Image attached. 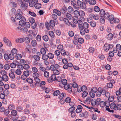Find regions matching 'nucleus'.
Listing matches in <instances>:
<instances>
[{
	"label": "nucleus",
	"instance_id": "1",
	"mask_svg": "<svg viewBox=\"0 0 121 121\" xmlns=\"http://www.w3.org/2000/svg\"><path fill=\"white\" fill-rule=\"evenodd\" d=\"M79 25V28L80 30H84L86 33H88L89 30L88 28L89 25L87 22H85L83 23L82 21H80Z\"/></svg>",
	"mask_w": 121,
	"mask_h": 121
},
{
	"label": "nucleus",
	"instance_id": "2",
	"mask_svg": "<svg viewBox=\"0 0 121 121\" xmlns=\"http://www.w3.org/2000/svg\"><path fill=\"white\" fill-rule=\"evenodd\" d=\"M29 1L30 0H26L22 4L20 8L22 10L25 11L27 9L28 6V4Z\"/></svg>",
	"mask_w": 121,
	"mask_h": 121
},
{
	"label": "nucleus",
	"instance_id": "3",
	"mask_svg": "<svg viewBox=\"0 0 121 121\" xmlns=\"http://www.w3.org/2000/svg\"><path fill=\"white\" fill-rule=\"evenodd\" d=\"M3 41L5 44L8 46L10 47L12 46V44L10 41L6 37H4L3 38Z\"/></svg>",
	"mask_w": 121,
	"mask_h": 121
},
{
	"label": "nucleus",
	"instance_id": "4",
	"mask_svg": "<svg viewBox=\"0 0 121 121\" xmlns=\"http://www.w3.org/2000/svg\"><path fill=\"white\" fill-rule=\"evenodd\" d=\"M64 89L65 90L69 89L68 90V92L71 93L72 92V87H70V85L69 84H65L64 86Z\"/></svg>",
	"mask_w": 121,
	"mask_h": 121
},
{
	"label": "nucleus",
	"instance_id": "5",
	"mask_svg": "<svg viewBox=\"0 0 121 121\" xmlns=\"http://www.w3.org/2000/svg\"><path fill=\"white\" fill-rule=\"evenodd\" d=\"M79 17H80V19L82 21H84L85 19L83 17L85 15V12L83 11H79Z\"/></svg>",
	"mask_w": 121,
	"mask_h": 121
},
{
	"label": "nucleus",
	"instance_id": "6",
	"mask_svg": "<svg viewBox=\"0 0 121 121\" xmlns=\"http://www.w3.org/2000/svg\"><path fill=\"white\" fill-rule=\"evenodd\" d=\"M107 87H104L103 89L101 87H99L98 88V91L101 94L103 95H104L106 90H107L106 88Z\"/></svg>",
	"mask_w": 121,
	"mask_h": 121
},
{
	"label": "nucleus",
	"instance_id": "7",
	"mask_svg": "<svg viewBox=\"0 0 121 121\" xmlns=\"http://www.w3.org/2000/svg\"><path fill=\"white\" fill-rule=\"evenodd\" d=\"M59 19L61 21H63L64 22V23L67 25L68 26L70 25V22L69 21L65 18H63L62 17H60L59 18Z\"/></svg>",
	"mask_w": 121,
	"mask_h": 121
},
{
	"label": "nucleus",
	"instance_id": "8",
	"mask_svg": "<svg viewBox=\"0 0 121 121\" xmlns=\"http://www.w3.org/2000/svg\"><path fill=\"white\" fill-rule=\"evenodd\" d=\"M71 3L72 5L73 6V7L76 9L78 10L79 9V7L78 6H77L76 4V2L74 0L71 1Z\"/></svg>",
	"mask_w": 121,
	"mask_h": 121
},
{
	"label": "nucleus",
	"instance_id": "9",
	"mask_svg": "<svg viewBox=\"0 0 121 121\" xmlns=\"http://www.w3.org/2000/svg\"><path fill=\"white\" fill-rule=\"evenodd\" d=\"M19 64L18 62L16 60L13 61L12 63L10 64V66L12 68H14L16 67V65H17Z\"/></svg>",
	"mask_w": 121,
	"mask_h": 121
},
{
	"label": "nucleus",
	"instance_id": "10",
	"mask_svg": "<svg viewBox=\"0 0 121 121\" xmlns=\"http://www.w3.org/2000/svg\"><path fill=\"white\" fill-rule=\"evenodd\" d=\"M107 103H109V102L108 101H106L105 103L104 102L101 101L100 102L99 105L101 107H104L105 106L107 107H108V105H106V104H107Z\"/></svg>",
	"mask_w": 121,
	"mask_h": 121
},
{
	"label": "nucleus",
	"instance_id": "11",
	"mask_svg": "<svg viewBox=\"0 0 121 121\" xmlns=\"http://www.w3.org/2000/svg\"><path fill=\"white\" fill-rule=\"evenodd\" d=\"M113 35L112 33H110L107 35L106 38L108 40L110 41L113 39Z\"/></svg>",
	"mask_w": 121,
	"mask_h": 121
},
{
	"label": "nucleus",
	"instance_id": "12",
	"mask_svg": "<svg viewBox=\"0 0 121 121\" xmlns=\"http://www.w3.org/2000/svg\"><path fill=\"white\" fill-rule=\"evenodd\" d=\"M73 21L74 23H75L78 24V26L79 24V23L80 22L79 21H81V20L80 19L79 20H78V17H75L74 18H73Z\"/></svg>",
	"mask_w": 121,
	"mask_h": 121
},
{
	"label": "nucleus",
	"instance_id": "13",
	"mask_svg": "<svg viewBox=\"0 0 121 121\" xmlns=\"http://www.w3.org/2000/svg\"><path fill=\"white\" fill-rule=\"evenodd\" d=\"M66 95V94L64 92H60L59 94V98L60 99L63 98L64 97H65Z\"/></svg>",
	"mask_w": 121,
	"mask_h": 121
},
{
	"label": "nucleus",
	"instance_id": "14",
	"mask_svg": "<svg viewBox=\"0 0 121 121\" xmlns=\"http://www.w3.org/2000/svg\"><path fill=\"white\" fill-rule=\"evenodd\" d=\"M66 18L68 21L69 20H70L72 19L73 17L72 15L70 14L67 13L66 14Z\"/></svg>",
	"mask_w": 121,
	"mask_h": 121
},
{
	"label": "nucleus",
	"instance_id": "15",
	"mask_svg": "<svg viewBox=\"0 0 121 121\" xmlns=\"http://www.w3.org/2000/svg\"><path fill=\"white\" fill-rule=\"evenodd\" d=\"M104 49L106 52H108L110 49L108 44L105 43L104 44Z\"/></svg>",
	"mask_w": 121,
	"mask_h": 121
},
{
	"label": "nucleus",
	"instance_id": "16",
	"mask_svg": "<svg viewBox=\"0 0 121 121\" xmlns=\"http://www.w3.org/2000/svg\"><path fill=\"white\" fill-rule=\"evenodd\" d=\"M22 15L19 13H17L15 15V18L17 20H19L22 18Z\"/></svg>",
	"mask_w": 121,
	"mask_h": 121
},
{
	"label": "nucleus",
	"instance_id": "17",
	"mask_svg": "<svg viewBox=\"0 0 121 121\" xmlns=\"http://www.w3.org/2000/svg\"><path fill=\"white\" fill-rule=\"evenodd\" d=\"M9 3L11 6L14 7H16L17 6V4L15 2H13L12 0H10Z\"/></svg>",
	"mask_w": 121,
	"mask_h": 121
},
{
	"label": "nucleus",
	"instance_id": "18",
	"mask_svg": "<svg viewBox=\"0 0 121 121\" xmlns=\"http://www.w3.org/2000/svg\"><path fill=\"white\" fill-rule=\"evenodd\" d=\"M2 80L5 82H7L9 80V78L6 74L2 75Z\"/></svg>",
	"mask_w": 121,
	"mask_h": 121
},
{
	"label": "nucleus",
	"instance_id": "19",
	"mask_svg": "<svg viewBox=\"0 0 121 121\" xmlns=\"http://www.w3.org/2000/svg\"><path fill=\"white\" fill-rule=\"evenodd\" d=\"M116 105L115 103L113 102L112 103L110 106V108L112 109L116 110Z\"/></svg>",
	"mask_w": 121,
	"mask_h": 121
},
{
	"label": "nucleus",
	"instance_id": "20",
	"mask_svg": "<svg viewBox=\"0 0 121 121\" xmlns=\"http://www.w3.org/2000/svg\"><path fill=\"white\" fill-rule=\"evenodd\" d=\"M53 12L54 13L57 14L58 16H60L61 14V12L59 11L57 9H54L53 10Z\"/></svg>",
	"mask_w": 121,
	"mask_h": 121
},
{
	"label": "nucleus",
	"instance_id": "21",
	"mask_svg": "<svg viewBox=\"0 0 121 121\" xmlns=\"http://www.w3.org/2000/svg\"><path fill=\"white\" fill-rule=\"evenodd\" d=\"M48 58L52 59L54 58V54L52 53L49 52L48 54Z\"/></svg>",
	"mask_w": 121,
	"mask_h": 121
},
{
	"label": "nucleus",
	"instance_id": "22",
	"mask_svg": "<svg viewBox=\"0 0 121 121\" xmlns=\"http://www.w3.org/2000/svg\"><path fill=\"white\" fill-rule=\"evenodd\" d=\"M114 19V17L112 15H109L108 17V20L110 22L113 21Z\"/></svg>",
	"mask_w": 121,
	"mask_h": 121
},
{
	"label": "nucleus",
	"instance_id": "23",
	"mask_svg": "<svg viewBox=\"0 0 121 121\" xmlns=\"http://www.w3.org/2000/svg\"><path fill=\"white\" fill-rule=\"evenodd\" d=\"M24 38H18L16 40V42L18 43H21L24 42Z\"/></svg>",
	"mask_w": 121,
	"mask_h": 121
},
{
	"label": "nucleus",
	"instance_id": "24",
	"mask_svg": "<svg viewBox=\"0 0 121 121\" xmlns=\"http://www.w3.org/2000/svg\"><path fill=\"white\" fill-rule=\"evenodd\" d=\"M29 5L30 7H32L34 6L35 4L33 0H30Z\"/></svg>",
	"mask_w": 121,
	"mask_h": 121
},
{
	"label": "nucleus",
	"instance_id": "25",
	"mask_svg": "<svg viewBox=\"0 0 121 121\" xmlns=\"http://www.w3.org/2000/svg\"><path fill=\"white\" fill-rule=\"evenodd\" d=\"M101 100V99L100 98H98L96 99L95 102L96 106H99Z\"/></svg>",
	"mask_w": 121,
	"mask_h": 121
},
{
	"label": "nucleus",
	"instance_id": "26",
	"mask_svg": "<svg viewBox=\"0 0 121 121\" xmlns=\"http://www.w3.org/2000/svg\"><path fill=\"white\" fill-rule=\"evenodd\" d=\"M48 55L45 54L43 55L42 56V58L43 60H46L48 59Z\"/></svg>",
	"mask_w": 121,
	"mask_h": 121
},
{
	"label": "nucleus",
	"instance_id": "27",
	"mask_svg": "<svg viewBox=\"0 0 121 121\" xmlns=\"http://www.w3.org/2000/svg\"><path fill=\"white\" fill-rule=\"evenodd\" d=\"M33 57L34 59L36 61H39L40 60V58L38 55H34Z\"/></svg>",
	"mask_w": 121,
	"mask_h": 121
},
{
	"label": "nucleus",
	"instance_id": "28",
	"mask_svg": "<svg viewBox=\"0 0 121 121\" xmlns=\"http://www.w3.org/2000/svg\"><path fill=\"white\" fill-rule=\"evenodd\" d=\"M41 5L40 3H35V7L36 9H39L41 8Z\"/></svg>",
	"mask_w": 121,
	"mask_h": 121
},
{
	"label": "nucleus",
	"instance_id": "29",
	"mask_svg": "<svg viewBox=\"0 0 121 121\" xmlns=\"http://www.w3.org/2000/svg\"><path fill=\"white\" fill-rule=\"evenodd\" d=\"M100 12L99 14L100 15V16L101 17H103V16L104 14L105 13V12L104 10L103 9H101L100 10Z\"/></svg>",
	"mask_w": 121,
	"mask_h": 121
},
{
	"label": "nucleus",
	"instance_id": "30",
	"mask_svg": "<svg viewBox=\"0 0 121 121\" xmlns=\"http://www.w3.org/2000/svg\"><path fill=\"white\" fill-rule=\"evenodd\" d=\"M91 97H89L86 98L85 100L87 104H90L91 102Z\"/></svg>",
	"mask_w": 121,
	"mask_h": 121
},
{
	"label": "nucleus",
	"instance_id": "31",
	"mask_svg": "<svg viewBox=\"0 0 121 121\" xmlns=\"http://www.w3.org/2000/svg\"><path fill=\"white\" fill-rule=\"evenodd\" d=\"M113 86V84L111 82L108 83L107 84V86H105V87H107L106 88V89H107V87L109 88H112Z\"/></svg>",
	"mask_w": 121,
	"mask_h": 121
},
{
	"label": "nucleus",
	"instance_id": "32",
	"mask_svg": "<svg viewBox=\"0 0 121 121\" xmlns=\"http://www.w3.org/2000/svg\"><path fill=\"white\" fill-rule=\"evenodd\" d=\"M26 81L29 83L31 84L33 83V80L30 78H27L26 79Z\"/></svg>",
	"mask_w": 121,
	"mask_h": 121
},
{
	"label": "nucleus",
	"instance_id": "33",
	"mask_svg": "<svg viewBox=\"0 0 121 121\" xmlns=\"http://www.w3.org/2000/svg\"><path fill=\"white\" fill-rule=\"evenodd\" d=\"M17 111L14 110H13L11 111V115L12 116H16L17 114Z\"/></svg>",
	"mask_w": 121,
	"mask_h": 121
},
{
	"label": "nucleus",
	"instance_id": "34",
	"mask_svg": "<svg viewBox=\"0 0 121 121\" xmlns=\"http://www.w3.org/2000/svg\"><path fill=\"white\" fill-rule=\"evenodd\" d=\"M8 108L10 110H12L15 109V106L14 105L12 104H10L8 106Z\"/></svg>",
	"mask_w": 121,
	"mask_h": 121
},
{
	"label": "nucleus",
	"instance_id": "35",
	"mask_svg": "<svg viewBox=\"0 0 121 121\" xmlns=\"http://www.w3.org/2000/svg\"><path fill=\"white\" fill-rule=\"evenodd\" d=\"M40 52L41 54L42 55L45 54L46 53V51L45 49L43 48H41Z\"/></svg>",
	"mask_w": 121,
	"mask_h": 121
},
{
	"label": "nucleus",
	"instance_id": "36",
	"mask_svg": "<svg viewBox=\"0 0 121 121\" xmlns=\"http://www.w3.org/2000/svg\"><path fill=\"white\" fill-rule=\"evenodd\" d=\"M68 12L70 13H73V9L71 6L68 7Z\"/></svg>",
	"mask_w": 121,
	"mask_h": 121
},
{
	"label": "nucleus",
	"instance_id": "37",
	"mask_svg": "<svg viewBox=\"0 0 121 121\" xmlns=\"http://www.w3.org/2000/svg\"><path fill=\"white\" fill-rule=\"evenodd\" d=\"M16 109L18 111L21 112L22 111L23 108L20 106H17L16 107Z\"/></svg>",
	"mask_w": 121,
	"mask_h": 121
},
{
	"label": "nucleus",
	"instance_id": "38",
	"mask_svg": "<svg viewBox=\"0 0 121 121\" xmlns=\"http://www.w3.org/2000/svg\"><path fill=\"white\" fill-rule=\"evenodd\" d=\"M50 27H54L55 25L54 21L53 20H51L50 22Z\"/></svg>",
	"mask_w": 121,
	"mask_h": 121
},
{
	"label": "nucleus",
	"instance_id": "39",
	"mask_svg": "<svg viewBox=\"0 0 121 121\" xmlns=\"http://www.w3.org/2000/svg\"><path fill=\"white\" fill-rule=\"evenodd\" d=\"M96 100L94 99H91V103L92 105L93 106H95L96 105Z\"/></svg>",
	"mask_w": 121,
	"mask_h": 121
},
{
	"label": "nucleus",
	"instance_id": "40",
	"mask_svg": "<svg viewBox=\"0 0 121 121\" xmlns=\"http://www.w3.org/2000/svg\"><path fill=\"white\" fill-rule=\"evenodd\" d=\"M92 16L93 17V18L96 20L99 19V16L97 15L92 14Z\"/></svg>",
	"mask_w": 121,
	"mask_h": 121
},
{
	"label": "nucleus",
	"instance_id": "41",
	"mask_svg": "<svg viewBox=\"0 0 121 121\" xmlns=\"http://www.w3.org/2000/svg\"><path fill=\"white\" fill-rule=\"evenodd\" d=\"M75 108L73 106L70 108L69 109L68 111H69L70 113H72L73 112H74V111L75 109Z\"/></svg>",
	"mask_w": 121,
	"mask_h": 121
},
{
	"label": "nucleus",
	"instance_id": "42",
	"mask_svg": "<svg viewBox=\"0 0 121 121\" xmlns=\"http://www.w3.org/2000/svg\"><path fill=\"white\" fill-rule=\"evenodd\" d=\"M91 91L94 93H96L98 91V89H97L96 87H93L91 89Z\"/></svg>",
	"mask_w": 121,
	"mask_h": 121
},
{
	"label": "nucleus",
	"instance_id": "43",
	"mask_svg": "<svg viewBox=\"0 0 121 121\" xmlns=\"http://www.w3.org/2000/svg\"><path fill=\"white\" fill-rule=\"evenodd\" d=\"M22 55L19 54H17L16 55L15 57L17 60H19L22 58Z\"/></svg>",
	"mask_w": 121,
	"mask_h": 121
},
{
	"label": "nucleus",
	"instance_id": "44",
	"mask_svg": "<svg viewBox=\"0 0 121 121\" xmlns=\"http://www.w3.org/2000/svg\"><path fill=\"white\" fill-rule=\"evenodd\" d=\"M14 25L15 26H15V29L16 30H22V28L21 27L19 26L17 27V26L18 25V24L15 23Z\"/></svg>",
	"mask_w": 121,
	"mask_h": 121
},
{
	"label": "nucleus",
	"instance_id": "45",
	"mask_svg": "<svg viewBox=\"0 0 121 121\" xmlns=\"http://www.w3.org/2000/svg\"><path fill=\"white\" fill-rule=\"evenodd\" d=\"M94 10L96 12H99L100 10L99 8L97 6H95L94 7Z\"/></svg>",
	"mask_w": 121,
	"mask_h": 121
},
{
	"label": "nucleus",
	"instance_id": "46",
	"mask_svg": "<svg viewBox=\"0 0 121 121\" xmlns=\"http://www.w3.org/2000/svg\"><path fill=\"white\" fill-rule=\"evenodd\" d=\"M60 91L58 90H57L55 91L53 95L54 96H57L59 94Z\"/></svg>",
	"mask_w": 121,
	"mask_h": 121
},
{
	"label": "nucleus",
	"instance_id": "47",
	"mask_svg": "<svg viewBox=\"0 0 121 121\" xmlns=\"http://www.w3.org/2000/svg\"><path fill=\"white\" fill-rule=\"evenodd\" d=\"M31 44L32 46L33 47L36 46L37 45L36 41L34 40H33L31 42Z\"/></svg>",
	"mask_w": 121,
	"mask_h": 121
},
{
	"label": "nucleus",
	"instance_id": "48",
	"mask_svg": "<svg viewBox=\"0 0 121 121\" xmlns=\"http://www.w3.org/2000/svg\"><path fill=\"white\" fill-rule=\"evenodd\" d=\"M33 76L35 78H38L39 76V74L37 72H35L33 74Z\"/></svg>",
	"mask_w": 121,
	"mask_h": 121
},
{
	"label": "nucleus",
	"instance_id": "49",
	"mask_svg": "<svg viewBox=\"0 0 121 121\" xmlns=\"http://www.w3.org/2000/svg\"><path fill=\"white\" fill-rule=\"evenodd\" d=\"M89 4L91 5H94L96 3L95 0H91L89 2Z\"/></svg>",
	"mask_w": 121,
	"mask_h": 121
},
{
	"label": "nucleus",
	"instance_id": "50",
	"mask_svg": "<svg viewBox=\"0 0 121 121\" xmlns=\"http://www.w3.org/2000/svg\"><path fill=\"white\" fill-rule=\"evenodd\" d=\"M34 80L35 82V84H39L40 82V79L38 78H34Z\"/></svg>",
	"mask_w": 121,
	"mask_h": 121
},
{
	"label": "nucleus",
	"instance_id": "51",
	"mask_svg": "<svg viewBox=\"0 0 121 121\" xmlns=\"http://www.w3.org/2000/svg\"><path fill=\"white\" fill-rule=\"evenodd\" d=\"M49 74L48 72L45 71L44 72V76L46 78H48L49 76Z\"/></svg>",
	"mask_w": 121,
	"mask_h": 121
},
{
	"label": "nucleus",
	"instance_id": "52",
	"mask_svg": "<svg viewBox=\"0 0 121 121\" xmlns=\"http://www.w3.org/2000/svg\"><path fill=\"white\" fill-rule=\"evenodd\" d=\"M43 39L45 41H48L49 39L48 36L46 35H44L43 37Z\"/></svg>",
	"mask_w": 121,
	"mask_h": 121
},
{
	"label": "nucleus",
	"instance_id": "53",
	"mask_svg": "<svg viewBox=\"0 0 121 121\" xmlns=\"http://www.w3.org/2000/svg\"><path fill=\"white\" fill-rule=\"evenodd\" d=\"M95 51V49L92 47H90L89 49V51L90 53H93Z\"/></svg>",
	"mask_w": 121,
	"mask_h": 121
},
{
	"label": "nucleus",
	"instance_id": "54",
	"mask_svg": "<svg viewBox=\"0 0 121 121\" xmlns=\"http://www.w3.org/2000/svg\"><path fill=\"white\" fill-rule=\"evenodd\" d=\"M26 28H29L30 27V24L29 22H26L24 25Z\"/></svg>",
	"mask_w": 121,
	"mask_h": 121
},
{
	"label": "nucleus",
	"instance_id": "55",
	"mask_svg": "<svg viewBox=\"0 0 121 121\" xmlns=\"http://www.w3.org/2000/svg\"><path fill=\"white\" fill-rule=\"evenodd\" d=\"M23 67V69H24L25 70L28 69L30 68L29 66L27 64H24Z\"/></svg>",
	"mask_w": 121,
	"mask_h": 121
},
{
	"label": "nucleus",
	"instance_id": "56",
	"mask_svg": "<svg viewBox=\"0 0 121 121\" xmlns=\"http://www.w3.org/2000/svg\"><path fill=\"white\" fill-rule=\"evenodd\" d=\"M116 110H120L121 109V104H118L116 107Z\"/></svg>",
	"mask_w": 121,
	"mask_h": 121
},
{
	"label": "nucleus",
	"instance_id": "57",
	"mask_svg": "<svg viewBox=\"0 0 121 121\" xmlns=\"http://www.w3.org/2000/svg\"><path fill=\"white\" fill-rule=\"evenodd\" d=\"M9 75L10 77L12 78L13 79L15 77L14 74L13 73H10Z\"/></svg>",
	"mask_w": 121,
	"mask_h": 121
},
{
	"label": "nucleus",
	"instance_id": "58",
	"mask_svg": "<svg viewBox=\"0 0 121 121\" xmlns=\"http://www.w3.org/2000/svg\"><path fill=\"white\" fill-rule=\"evenodd\" d=\"M94 93V92L91 91L89 93V94L91 97L92 98L94 97L95 96V94Z\"/></svg>",
	"mask_w": 121,
	"mask_h": 121
},
{
	"label": "nucleus",
	"instance_id": "59",
	"mask_svg": "<svg viewBox=\"0 0 121 121\" xmlns=\"http://www.w3.org/2000/svg\"><path fill=\"white\" fill-rule=\"evenodd\" d=\"M78 40V42L80 43H82L84 42V39L81 38H80Z\"/></svg>",
	"mask_w": 121,
	"mask_h": 121
},
{
	"label": "nucleus",
	"instance_id": "60",
	"mask_svg": "<svg viewBox=\"0 0 121 121\" xmlns=\"http://www.w3.org/2000/svg\"><path fill=\"white\" fill-rule=\"evenodd\" d=\"M80 7L82 9H84L86 8V6L85 3L82 2V3Z\"/></svg>",
	"mask_w": 121,
	"mask_h": 121
},
{
	"label": "nucleus",
	"instance_id": "61",
	"mask_svg": "<svg viewBox=\"0 0 121 121\" xmlns=\"http://www.w3.org/2000/svg\"><path fill=\"white\" fill-rule=\"evenodd\" d=\"M14 57V55L13 54H10L9 55V58L10 60L13 59Z\"/></svg>",
	"mask_w": 121,
	"mask_h": 121
},
{
	"label": "nucleus",
	"instance_id": "62",
	"mask_svg": "<svg viewBox=\"0 0 121 121\" xmlns=\"http://www.w3.org/2000/svg\"><path fill=\"white\" fill-rule=\"evenodd\" d=\"M49 34L50 36L54 38L55 36L53 32L52 31H50L49 32Z\"/></svg>",
	"mask_w": 121,
	"mask_h": 121
},
{
	"label": "nucleus",
	"instance_id": "63",
	"mask_svg": "<svg viewBox=\"0 0 121 121\" xmlns=\"http://www.w3.org/2000/svg\"><path fill=\"white\" fill-rule=\"evenodd\" d=\"M90 25L92 27H95L96 25V23L94 22H90Z\"/></svg>",
	"mask_w": 121,
	"mask_h": 121
},
{
	"label": "nucleus",
	"instance_id": "64",
	"mask_svg": "<svg viewBox=\"0 0 121 121\" xmlns=\"http://www.w3.org/2000/svg\"><path fill=\"white\" fill-rule=\"evenodd\" d=\"M116 48L118 50H121V45L119 44H117L116 45Z\"/></svg>",
	"mask_w": 121,
	"mask_h": 121
}]
</instances>
